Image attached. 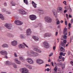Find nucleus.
Masks as SVG:
<instances>
[{"label":"nucleus","mask_w":73,"mask_h":73,"mask_svg":"<svg viewBox=\"0 0 73 73\" xmlns=\"http://www.w3.org/2000/svg\"><path fill=\"white\" fill-rule=\"evenodd\" d=\"M22 14H23V15H25V14H27V12H26L24 10H22L20 12Z\"/></svg>","instance_id":"nucleus-24"},{"label":"nucleus","mask_w":73,"mask_h":73,"mask_svg":"<svg viewBox=\"0 0 73 73\" xmlns=\"http://www.w3.org/2000/svg\"><path fill=\"white\" fill-rule=\"evenodd\" d=\"M53 12L54 13V16H55L57 15V11L55 10H53Z\"/></svg>","instance_id":"nucleus-26"},{"label":"nucleus","mask_w":73,"mask_h":73,"mask_svg":"<svg viewBox=\"0 0 73 73\" xmlns=\"http://www.w3.org/2000/svg\"><path fill=\"white\" fill-rule=\"evenodd\" d=\"M22 73H29V70L27 69L26 68H22Z\"/></svg>","instance_id":"nucleus-7"},{"label":"nucleus","mask_w":73,"mask_h":73,"mask_svg":"<svg viewBox=\"0 0 73 73\" xmlns=\"http://www.w3.org/2000/svg\"><path fill=\"white\" fill-rule=\"evenodd\" d=\"M58 9L59 10V11L61 12L62 11V7H59L58 8Z\"/></svg>","instance_id":"nucleus-33"},{"label":"nucleus","mask_w":73,"mask_h":73,"mask_svg":"<svg viewBox=\"0 0 73 73\" xmlns=\"http://www.w3.org/2000/svg\"><path fill=\"white\" fill-rule=\"evenodd\" d=\"M13 66L14 68H15V69H16V68H17V65H16V64L15 63L13 64Z\"/></svg>","instance_id":"nucleus-29"},{"label":"nucleus","mask_w":73,"mask_h":73,"mask_svg":"<svg viewBox=\"0 0 73 73\" xmlns=\"http://www.w3.org/2000/svg\"><path fill=\"white\" fill-rule=\"evenodd\" d=\"M19 48H25V47L23 45L21 44H20L19 45Z\"/></svg>","instance_id":"nucleus-22"},{"label":"nucleus","mask_w":73,"mask_h":73,"mask_svg":"<svg viewBox=\"0 0 73 73\" xmlns=\"http://www.w3.org/2000/svg\"><path fill=\"white\" fill-rule=\"evenodd\" d=\"M39 11H40V12L41 13H43V11L42 9H39L38 10Z\"/></svg>","instance_id":"nucleus-34"},{"label":"nucleus","mask_w":73,"mask_h":73,"mask_svg":"<svg viewBox=\"0 0 73 73\" xmlns=\"http://www.w3.org/2000/svg\"><path fill=\"white\" fill-rule=\"evenodd\" d=\"M26 67L27 68H29V69H32V66H31L29 65H26Z\"/></svg>","instance_id":"nucleus-28"},{"label":"nucleus","mask_w":73,"mask_h":73,"mask_svg":"<svg viewBox=\"0 0 73 73\" xmlns=\"http://www.w3.org/2000/svg\"><path fill=\"white\" fill-rule=\"evenodd\" d=\"M20 37L21 38H24V36L23 35H21L20 36Z\"/></svg>","instance_id":"nucleus-36"},{"label":"nucleus","mask_w":73,"mask_h":73,"mask_svg":"<svg viewBox=\"0 0 73 73\" xmlns=\"http://www.w3.org/2000/svg\"><path fill=\"white\" fill-rule=\"evenodd\" d=\"M68 26L69 27H71V24L70 23H69Z\"/></svg>","instance_id":"nucleus-49"},{"label":"nucleus","mask_w":73,"mask_h":73,"mask_svg":"<svg viewBox=\"0 0 73 73\" xmlns=\"http://www.w3.org/2000/svg\"><path fill=\"white\" fill-rule=\"evenodd\" d=\"M65 24L66 25H67V21H65Z\"/></svg>","instance_id":"nucleus-52"},{"label":"nucleus","mask_w":73,"mask_h":73,"mask_svg":"<svg viewBox=\"0 0 73 73\" xmlns=\"http://www.w3.org/2000/svg\"><path fill=\"white\" fill-rule=\"evenodd\" d=\"M12 63L9 61H7L5 62V64L7 65H12Z\"/></svg>","instance_id":"nucleus-17"},{"label":"nucleus","mask_w":73,"mask_h":73,"mask_svg":"<svg viewBox=\"0 0 73 73\" xmlns=\"http://www.w3.org/2000/svg\"><path fill=\"white\" fill-rule=\"evenodd\" d=\"M7 36L10 37H14V35L12 34H9L7 35Z\"/></svg>","instance_id":"nucleus-23"},{"label":"nucleus","mask_w":73,"mask_h":73,"mask_svg":"<svg viewBox=\"0 0 73 73\" xmlns=\"http://www.w3.org/2000/svg\"><path fill=\"white\" fill-rule=\"evenodd\" d=\"M57 70V68H56V67H55L54 68V71H56Z\"/></svg>","instance_id":"nucleus-44"},{"label":"nucleus","mask_w":73,"mask_h":73,"mask_svg":"<svg viewBox=\"0 0 73 73\" xmlns=\"http://www.w3.org/2000/svg\"><path fill=\"white\" fill-rule=\"evenodd\" d=\"M64 21H63L62 20H61V21H60V22L61 23H63Z\"/></svg>","instance_id":"nucleus-63"},{"label":"nucleus","mask_w":73,"mask_h":73,"mask_svg":"<svg viewBox=\"0 0 73 73\" xmlns=\"http://www.w3.org/2000/svg\"><path fill=\"white\" fill-rule=\"evenodd\" d=\"M66 17L68 19V14H66Z\"/></svg>","instance_id":"nucleus-58"},{"label":"nucleus","mask_w":73,"mask_h":73,"mask_svg":"<svg viewBox=\"0 0 73 73\" xmlns=\"http://www.w3.org/2000/svg\"><path fill=\"white\" fill-rule=\"evenodd\" d=\"M60 58H58V61H61V60H60Z\"/></svg>","instance_id":"nucleus-60"},{"label":"nucleus","mask_w":73,"mask_h":73,"mask_svg":"<svg viewBox=\"0 0 73 73\" xmlns=\"http://www.w3.org/2000/svg\"><path fill=\"white\" fill-rule=\"evenodd\" d=\"M64 33L65 35H67V29L66 28H65L64 29Z\"/></svg>","instance_id":"nucleus-21"},{"label":"nucleus","mask_w":73,"mask_h":73,"mask_svg":"<svg viewBox=\"0 0 73 73\" xmlns=\"http://www.w3.org/2000/svg\"><path fill=\"white\" fill-rule=\"evenodd\" d=\"M63 38H64V39H66L67 38V36L64 35L63 36Z\"/></svg>","instance_id":"nucleus-37"},{"label":"nucleus","mask_w":73,"mask_h":73,"mask_svg":"<svg viewBox=\"0 0 73 73\" xmlns=\"http://www.w3.org/2000/svg\"><path fill=\"white\" fill-rule=\"evenodd\" d=\"M11 44L13 46H15L17 45V41H16L14 40L11 42Z\"/></svg>","instance_id":"nucleus-15"},{"label":"nucleus","mask_w":73,"mask_h":73,"mask_svg":"<svg viewBox=\"0 0 73 73\" xmlns=\"http://www.w3.org/2000/svg\"><path fill=\"white\" fill-rule=\"evenodd\" d=\"M14 60L15 62H16L17 64H21V62L20 61L18 60V59L17 58H15Z\"/></svg>","instance_id":"nucleus-14"},{"label":"nucleus","mask_w":73,"mask_h":73,"mask_svg":"<svg viewBox=\"0 0 73 73\" xmlns=\"http://www.w3.org/2000/svg\"><path fill=\"white\" fill-rule=\"evenodd\" d=\"M69 17H70V18H71L72 17V16H71V15H70V14L69 15Z\"/></svg>","instance_id":"nucleus-56"},{"label":"nucleus","mask_w":73,"mask_h":73,"mask_svg":"<svg viewBox=\"0 0 73 73\" xmlns=\"http://www.w3.org/2000/svg\"><path fill=\"white\" fill-rule=\"evenodd\" d=\"M5 27H6L8 29H11V28L12 27V25L9 24L7 23H6L4 25Z\"/></svg>","instance_id":"nucleus-3"},{"label":"nucleus","mask_w":73,"mask_h":73,"mask_svg":"<svg viewBox=\"0 0 73 73\" xmlns=\"http://www.w3.org/2000/svg\"><path fill=\"white\" fill-rule=\"evenodd\" d=\"M14 23L18 25H20L23 24L22 22H21V21L17 20H15L14 22Z\"/></svg>","instance_id":"nucleus-6"},{"label":"nucleus","mask_w":73,"mask_h":73,"mask_svg":"<svg viewBox=\"0 0 73 73\" xmlns=\"http://www.w3.org/2000/svg\"><path fill=\"white\" fill-rule=\"evenodd\" d=\"M34 50L35 51H36V52H39V53H40V52H41V50H40L38 49V47L35 48H34Z\"/></svg>","instance_id":"nucleus-12"},{"label":"nucleus","mask_w":73,"mask_h":73,"mask_svg":"<svg viewBox=\"0 0 73 73\" xmlns=\"http://www.w3.org/2000/svg\"><path fill=\"white\" fill-rule=\"evenodd\" d=\"M70 12H71L72 11V10L70 8Z\"/></svg>","instance_id":"nucleus-55"},{"label":"nucleus","mask_w":73,"mask_h":73,"mask_svg":"<svg viewBox=\"0 0 73 73\" xmlns=\"http://www.w3.org/2000/svg\"><path fill=\"white\" fill-rule=\"evenodd\" d=\"M32 37L34 39L35 41H38V38L37 37V36H32Z\"/></svg>","instance_id":"nucleus-13"},{"label":"nucleus","mask_w":73,"mask_h":73,"mask_svg":"<svg viewBox=\"0 0 73 73\" xmlns=\"http://www.w3.org/2000/svg\"><path fill=\"white\" fill-rule=\"evenodd\" d=\"M14 56L15 57H17V55H16V53H15L14 54Z\"/></svg>","instance_id":"nucleus-51"},{"label":"nucleus","mask_w":73,"mask_h":73,"mask_svg":"<svg viewBox=\"0 0 73 73\" xmlns=\"http://www.w3.org/2000/svg\"><path fill=\"white\" fill-rule=\"evenodd\" d=\"M0 53L2 55H5V56H7V51L4 50L1 51Z\"/></svg>","instance_id":"nucleus-10"},{"label":"nucleus","mask_w":73,"mask_h":73,"mask_svg":"<svg viewBox=\"0 0 73 73\" xmlns=\"http://www.w3.org/2000/svg\"><path fill=\"white\" fill-rule=\"evenodd\" d=\"M48 62H50V59H48Z\"/></svg>","instance_id":"nucleus-61"},{"label":"nucleus","mask_w":73,"mask_h":73,"mask_svg":"<svg viewBox=\"0 0 73 73\" xmlns=\"http://www.w3.org/2000/svg\"><path fill=\"white\" fill-rule=\"evenodd\" d=\"M52 55H53V53H51L49 55V57H51Z\"/></svg>","instance_id":"nucleus-41"},{"label":"nucleus","mask_w":73,"mask_h":73,"mask_svg":"<svg viewBox=\"0 0 73 73\" xmlns=\"http://www.w3.org/2000/svg\"><path fill=\"white\" fill-rule=\"evenodd\" d=\"M4 6H6L7 5V3H4Z\"/></svg>","instance_id":"nucleus-46"},{"label":"nucleus","mask_w":73,"mask_h":73,"mask_svg":"<svg viewBox=\"0 0 73 73\" xmlns=\"http://www.w3.org/2000/svg\"><path fill=\"white\" fill-rule=\"evenodd\" d=\"M23 1L27 5L28 4V0H23Z\"/></svg>","instance_id":"nucleus-30"},{"label":"nucleus","mask_w":73,"mask_h":73,"mask_svg":"<svg viewBox=\"0 0 73 73\" xmlns=\"http://www.w3.org/2000/svg\"><path fill=\"white\" fill-rule=\"evenodd\" d=\"M60 54L61 55V56H62V55H63V53H60Z\"/></svg>","instance_id":"nucleus-57"},{"label":"nucleus","mask_w":73,"mask_h":73,"mask_svg":"<svg viewBox=\"0 0 73 73\" xmlns=\"http://www.w3.org/2000/svg\"><path fill=\"white\" fill-rule=\"evenodd\" d=\"M20 58L22 61H24V58L23 57H20Z\"/></svg>","instance_id":"nucleus-35"},{"label":"nucleus","mask_w":73,"mask_h":73,"mask_svg":"<svg viewBox=\"0 0 73 73\" xmlns=\"http://www.w3.org/2000/svg\"><path fill=\"white\" fill-rule=\"evenodd\" d=\"M58 35V32H56V34L55 35L56 36H57Z\"/></svg>","instance_id":"nucleus-50"},{"label":"nucleus","mask_w":73,"mask_h":73,"mask_svg":"<svg viewBox=\"0 0 73 73\" xmlns=\"http://www.w3.org/2000/svg\"><path fill=\"white\" fill-rule=\"evenodd\" d=\"M2 46L3 48H8V45L7 44H4L2 45Z\"/></svg>","instance_id":"nucleus-20"},{"label":"nucleus","mask_w":73,"mask_h":73,"mask_svg":"<svg viewBox=\"0 0 73 73\" xmlns=\"http://www.w3.org/2000/svg\"><path fill=\"white\" fill-rule=\"evenodd\" d=\"M56 45H55V46H54L53 47V50H55V49H56Z\"/></svg>","instance_id":"nucleus-43"},{"label":"nucleus","mask_w":73,"mask_h":73,"mask_svg":"<svg viewBox=\"0 0 73 73\" xmlns=\"http://www.w3.org/2000/svg\"><path fill=\"white\" fill-rule=\"evenodd\" d=\"M29 18L31 20H35L36 19V16L34 15H31L29 16Z\"/></svg>","instance_id":"nucleus-5"},{"label":"nucleus","mask_w":73,"mask_h":73,"mask_svg":"<svg viewBox=\"0 0 73 73\" xmlns=\"http://www.w3.org/2000/svg\"><path fill=\"white\" fill-rule=\"evenodd\" d=\"M67 12V11L66 10H64V13H66V12Z\"/></svg>","instance_id":"nucleus-54"},{"label":"nucleus","mask_w":73,"mask_h":73,"mask_svg":"<svg viewBox=\"0 0 73 73\" xmlns=\"http://www.w3.org/2000/svg\"><path fill=\"white\" fill-rule=\"evenodd\" d=\"M49 70H50V69L48 68L46 69V71H47V72H49Z\"/></svg>","instance_id":"nucleus-47"},{"label":"nucleus","mask_w":73,"mask_h":73,"mask_svg":"<svg viewBox=\"0 0 73 73\" xmlns=\"http://www.w3.org/2000/svg\"><path fill=\"white\" fill-rule=\"evenodd\" d=\"M36 62L38 64H43L44 62L43 61L41 60V59H38L36 60Z\"/></svg>","instance_id":"nucleus-8"},{"label":"nucleus","mask_w":73,"mask_h":73,"mask_svg":"<svg viewBox=\"0 0 73 73\" xmlns=\"http://www.w3.org/2000/svg\"><path fill=\"white\" fill-rule=\"evenodd\" d=\"M45 19L46 22H47V23H51L52 22V19H51L50 17H45Z\"/></svg>","instance_id":"nucleus-2"},{"label":"nucleus","mask_w":73,"mask_h":73,"mask_svg":"<svg viewBox=\"0 0 73 73\" xmlns=\"http://www.w3.org/2000/svg\"><path fill=\"white\" fill-rule=\"evenodd\" d=\"M32 4H33V7L35 8H37V6H36L37 4L35 3V2H34V1H33L32 2Z\"/></svg>","instance_id":"nucleus-19"},{"label":"nucleus","mask_w":73,"mask_h":73,"mask_svg":"<svg viewBox=\"0 0 73 73\" xmlns=\"http://www.w3.org/2000/svg\"><path fill=\"white\" fill-rule=\"evenodd\" d=\"M63 42H64L61 43V44L62 46H65V44L66 43V40H64L63 41Z\"/></svg>","instance_id":"nucleus-18"},{"label":"nucleus","mask_w":73,"mask_h":73,"mask_svg":"<svg viewBox=\"0 0 73 73\" xmlns=\"http://www.w3.org/2000/svg\"><path fill=\"white\" fill-rule=\"evenodd\" d=\"M27 55L28 56H33V57H36L38 56V53L34 52L33 51L29 50L27 52Z\"/></svg>","instance_id":"nucleus-1"},{"label":"nucleus","mask_w":73,"mask_h":73,"mask_svg":"<svg viewBox=\"0 0 73 73\" xmlns=\"http://www.w3.org/2000/svg\"><path fill=\"white\" fill-rule=\"evenodd\" d=\"M66 1H64L63 2V3L64 4H66Z\"/></svg>","instance_id":"nucleus-53"},{"label":"nucleus","mask_w":73,"mask_h":73,"mask_svg":"<svg viewBox=\"0 0 73 73\" xmlns=\"http://www.w3.org/2000/svg\"><path fill=\"white\" fill-rule=\"evenodd\" d=\"M27 62L29 63V64H33V61L32 60V59L31 58H27Z\"/></svg>","instance_id":"nucleus-9"},{"label":"nucleus","mask_w":73,"mask_h":73,"mask_svg":"<svg viewBox=\"0 0 73 73\" xmlns=\"http://www.w3.org/2000/svg\"><path fill=\"white\" fill-rule=\"evenodd\" d=\"M65 68V64H63L62 65V69H64Z\"/></svg>","instance_id":"nucleus-38"},{"label":"nucleus","mask_w":73,"mask_h":73,"mask_svg":"<svg viewBox=\"0 0 73 73\" xmlns=\"http://www.w3.org/2000/svg\"><path fill=\"white\" fill-rule=\"evenodd\" d=\"M42 25L40 23L38 25H36V26H35L34 27L35 28H37V27H38V25H39V26H40V27H42V26H41Z\"/></svg>","instance_id":"nucleus-27"},{"label":"nucleus","mask_w":73,"mask_h":73,"mask_svg":"<svg viewBox=\"0 0 73 73\" xmlns=\"http://www.w3.org/2000/svg\"><path fill=\"white\" fill-rule=\"evenodd\" d=\"M59 58L60 59L62 58V56H60L59 57Z\"/></svg>","instance_id":"nucleus-45"},{"label":"nucleus","mask_w":73,"mask_h":73,"mask_svg":"<svg viewBox=\"0 0 73 73\" xmlns=\"http://www.w3.org/2000/svg\"><path fill=\"white\" fill-rule=\"evenodd\" d=\"M51 35H52L51 34L49 33H46L44 35V37H50V36H51Z\"/></svg>","instance_id":"nucleus-16"},{"label":"nucleus","mask_w":73,"mask_h":73,"mask_svg":"<svg viewBox=\"0 0 73 73\" xmlns=\"http://www.w3.org/2000/svg\"><path fill=\"white\" fill-rule=\"evenodd\" d=\"M56 23L57 25H59V24H60V21H58Z\"/></svg>","instance_id":"nucleus-40"},{"label":"nucleus","mask_w":73,"mask_h":73,"mask_svg":"<svg viewBox=\"0 0 73 73\" xmlns=\"http://www.w3.org/2000/svg\"><path fill=\"white\" fill-rule=\"evenodd\" d=\"M60 10L59 9H58L57 10V12H58V13H59V12H60Z\"/></svg>","instance_id":"nucleus-48"},{"label":"nucleus","mask_w":73,"mask_h":73,"mask_svg":"<svg viewBox=\"0 0 73 73\" xmlns=\"http://www.w3.org/2000/svg\"><path fill=\"white\" fill-rule=\"evenodd\" d=\"M43 45L45 48H49V44H48V43L46 41L44 42Z\"/></svg>","instance_id":"nucleus-4"},{"label":"nucleus","mask_w":73,"mask_h":73,"mask_svg":"<svg viewBox=\"0 0 73 73\" xmlns=\"http://www.w3.org/2000/svg\"><path fill=\"white\" fill-rule=\"evenodd\" d=\"M64 60H65V58H64V57H63L62 58V60H63V61H64Z\"/></svg>","instance_id":"nucleus-59"},{"label":"nucleus","mask_w":73,"mask_h":73,"mask_svg":"<svg viewBox=\"0 0 73 73\" xmlns=\"http://www.w3.org/2000/svg\"><path fill=\"white\" fill-rule=\"evenodd\" d=\"M26 33L27 35L29 36L31 34V30L29 29L27 30Z\"/></svg>","instance_id":"nucleus-11"},{"label":"nucleus","mask_w":73,"mask_h":73,"mask_svg":"<svg viewBox=\"0 0 73 73\" xmlns=\"http://www.w3.org/2000/svg\"><path fill=\"white\" fill-rule=\"evenodd\" d=\"M23 44H24V45H25V46H26V47H27V48H28V46H27V45H26L25 43H23Z\"/></svg>","instance_id":"nucleus-39"},{"label":"nucleus","mask_w":73,"mask_h":73,"mask_svg":"<svg viewBox=\"0 0 73 73\" xmlns=\"http://www.w3.org/2000/svg\"><path fill=\"white\" fill-rule=\"evenodd\" d=\"M49 66V64H46V66Z\"/></svg>","instance_id":"nucleus-64"},{"label":"nucleus","mask_w":73,"mask_h":73,"mask_svg":"<svg viewBox=\"0 0 73 73\" xmlns=\"http://www.w3.org/2000/svg\"><path fill=\"white\" fill-rule=\"evenodd\" d=\"M73 19H71V23H73Z\"/></svg>","instance_id":"nucleus-62"},{"label":"nucleus","mask_w":73,"mask_h":73,"mask_svg":"<svg viewBox=\"0 0 73 73\" xmlns=\"http://www.w3.org/2000/svg\"><path fill=\"white\" fill-rule=\"evenodd\" d=\"M11 4L12 6H15V5H16V3L13 2H12L11 3Z\"/></svg>","instance_id":"nucleus-31"},{"label":"nucleus","mask_w":73,"mask_h":73,"mask_svg":"<svg viewBox=\"0 0 73 73\" xmlns=\"http://www.w3.org/2000/svg\"><path fill=\"white\" fill-rule=\"evenodd\" d=\"M0 19L2 20H4V17H3V16L1 14H0Z\"/></svg>","instance_id":"nucleus-25"},{"label":"nucleus","mask_w":73,"mask_h":73,"mask_svg":"<svg viewBox=\"0 0 73 73\" xmlns=\"http://www.w3.org/2000/svg\"><path fill=\"white\" fill-rule=\"evenodd\" d=\"M51 64L52 65V66H54V63H53V62H51Z\"/></svg>","instance_id":"nucleus-42"},{"label":"nucleus","mask_w":73,"mask_h":73,"mask_svg":"<svg viewBox=\"0 0 73 73\" xmlns=\"http://www.w3.org/2000/svg\"><path fill=\"white\" fill-rule=\"evenodd\" d=\"M60 50L62 52H64L65 51V49L62 47H61L60 48Z\"/></svg>","instance_id":"nucleus-32"}]
</instances>
